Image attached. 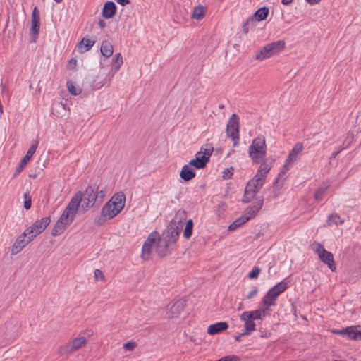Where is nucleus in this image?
Wrapping results in <instances>:
<instances>
[{
  "mask_svg": "<svg viewBox=\"0 0 361 361\" xmlns=\"http://www.w3.org/2000/svg\"><path fill=\"white\" fill-rule=\"evenodd\" d=\"M286 170H285V169H283V171H281V173H279V175H281V173H286Z\"/></svg>",
  "mask_w": 361,
  "mask_h": 361,
  "instance_id": "nucleus-55",
  "label": "nucleus"
},
{
  "mask_svg": "<svg viewBox=\"0 0 361 361\" xmlns=\"http://www.w3.org/2000/svg\"><path fill=\"white\" fill-rule=\"evenodd\" d=\"M77 65V60L75 59H71L68 62L67 67L69 69H74Z\"/></svg>",
  "mask_w": 361,
  "mask_h": 361,
  "instance_id": "nucleus-45",
  "label": "nucleus"
},
{
  "mask_svg": "<svg viewBox=\"0 0 361 361\" xmlns=\"http://www.w3.org/2000/svg\"><path fill=\"white\" fill-rule=\"evenodd\" d=\"M185 306V302L178 300L170 302L166 307V315L169 319L178 318Z\"/></svg>",
  "mask_w": 361,
  "mask_h": 361,
  "instance_id": "nucleus-13",
  "label": "nucleus"
},
{
  "mask_svg": "<svg viewBox=\"0 0 361 361\" xmlns=\"http://www.w3.org/2000/svg\"><path fill=\"white\" fill-rule=\"evenodd\" d=\"M213 151L214 147L212 144L207 143L202 145L200 148V151L195 154V159L190 161L189 165L197 169H204L209 161Z\"/></svg>",
  "mask_w": 361,
  "mask_h": 361,
  "instance_id": "nucleus-8",
  "label": "nucleus"
},
{
  "mask_svg": "<svg viewBox=\"0 0 361 361\" xmlns=\"http://www.w3.org/2000/svg\"><path fill=\"white\" fill-rule=\"evenodd\" d=\"M40 17L39 12L37 11V7H35L32 13V26H31V33L34 35L35 38H37V36L39 34V27H40Z\"/></svg>",
  "mask_w": 361,
  "mask_h": 361,
  "instance_id": "nucleus-20",
  "label": "nucleus"
},
{
  "mask_svg": "<svg viewBox=\"0 0 361 361\" xmlns=\"http://www.w3.org/2000/svg\"><path fill=\"white\" fill-rule=\"evenodd\" d=\"M277 298L273 296L271 294H270L269 292H267L264 298H262V303L264 305L263 307L267 308V310L269 311V307L271 306L276 305V301Z\"/></svg>",
  "mask_w": 361,
  "mask_h": 361,
  "instance_id": "nucleus-28",
  "label": "nucleus"
},
{
  "mask_svg": "<svg viewBox=\"0 0 361 361\" xmlns=\"http://www.w3.org/2000/svg\"><path fill=\"white\" fill-rule=\"evenodd\" d=\"M346 336L351 340H361V329L358 330L357 326H349L345 328Z\"/></svg>",
  "mask_w": 361,
  "mask_h": 361,
  "instance_id": "nucleus-25",
  "label": "nucleus"
},
{
  "mask_svg": "<svg viewBox=\"0 0 361 361\" xmlns=\"http://www.w3.org/2000/svg\"><path fill=\"white\" fill-rule=\"evenodd\" d=\"M226 133L232 139L233 146L235 147L239 141V118L235 114H233L228 121Z\"/></svg>",
  "mask_w": 361,
  "mask_h": 361,
  "instance_id": "nucleus-12",
  "label": "nucleus"
},
{
  "mask_svg": "<svg viewBox=\"0 0 361 361\" xmlns=\"http://www.w3.org/2000/svg\"><path fill=\"white\" fill-rule=\"evenodd\" d=\"M94 277L97 280L103 281L104 279V274L99 269L94 270Z\"/></svg>",
  "mask_w": 361,
  "mask_h": 361,
  "instance_id": "nucleus-43",
  "label": "nucleus"
},
{
  "mask_svg": "<svg viewBox=\"0 0 361 361\" xmlns=\"http://www.w3.org/2000/svg\"><path fill=\"white\" fill-rule=\"evenodd\" d=\"M186 214L185 211H178L175 216V219H177L178 216H180V221H181V219L183 217H185Z\"/></svg>",
  "mask_w": 361,
  "mask_h": 361,
  "instance_id": "nucleus-47",
  "label": "nucleus"
},
{
  "mask_svg": "<svg viewBox=\"0 0 361 361\" xmlns=\"http://www.w3.org/2000/svg\"><path fill=\"white\" fill-rule=\"evenodd\" d=\"M180 176L184 180H190L195 176V172L190 167V165L185 164L183 166Z\"/></svg>",
  "mask_w": 361,
  "mask_h": 361,
  "instance_id": "nucleus-24",
  "label": "nucleus"
},
{
  "mask_svg": "<svg viewBox=\"0 0 361 361\" xmlns=\"http://www.w3.org/2000/svg\"><path fill=\"white\" fill-rule=\"evenodd\" d=\"M117 2L122 6L129 4V0H117Z\"/></svg>",
  "mask_w": 361,
  "mask_h": 361,
  "instance_id": "nucleus-49",
  "label": "nucleus"
},
{
  "mask_svg": "<svg viewBox=\"0 0 361 361\" xmlns=\"http://www.w3.org/2000/svg\"><path fill=\"white\" fill-rule=\"evenodd\" d=\"M87 344V338L85 336H80L70 341L65 346L66 353L75 351Z\"/></svg>",
  "mask_w": 361,
  "mask_h": 361,
  "instance_id": "nucleus-17",
  "label": "nucleus"
},
{
  "mask_svg": "<svg viewBox=\"0 0 361 361\" xmlns=\"http://www.w3.org/2000/svg\"><path fill=\"white\" fill-rule=\"evenodd\" d=\"M342 149H339L336 152H334L330 157V159H334L341 152Z\"/></svg>",
  "mask_w": 361,
  "mask_h": 361,
  "instance_id": "nucleus-51",
  "label": "nucleus"
},
{
  "mask_svg": "<svg viewBox=\"0 0 361 361\" xmlns=\"http://www.w3.org/2000/svg\"><path fill=\"white\" fill-rule=\"evenodd\" d=\"M192 228H193V221L192 219H189L187 221L185 224V227L183 231V237L185 239H189L192 234Z\"/></svg>",
  "mask_w": 361,
  "mask_h": 361,
  "instance_id": "nucleus-35",
  "label": "nucleus"
},
{
  "mask_svg": "<svg viewBox=\"0 0 361 361\" xmlns=\"http://www.w3.org/2000/svg\"><path fill=\"white\" fill-rule=\"evenodd\" d=\"M331 332L338 335H346L345 328L342 329H333L331 330Z\"/></svg>",
  "mask_w": 361,
  "mask_h": 361,
  "instance_id": "nucleus-46",
  "label": "nucleus"
},
{
  "mask_svg": "<svg viewBox=\"0 0 361 361\" xmlns=\"http://www.w3.org/2000/svg\"><path fill=\"white\" fill-rule=\"evenodd\" d=\"M160 235L158 232L153 231L149 234L145 241L141 252V258L143 260H149L153 251H155L160 257H164L166 255H162L159 252V247L161 244Z\"/></svg>",
  "mask_w": 361,
  "mask_h": 361,
  "instance_id": "nucleus-7",
  "label": "nucleus"
},
{
  "mask_svg": "<svg viewBox=\"0 0 361 361\" xmlns=\"http://www.w3.org/2000/svg\"><path fill=\"white\" fill-rule=\"evenodd\" d=\"M50 217L47 216L35 221L31 226L24 231L33 240L35 237L42 233L50 224Z\"/></svg>",
  "mask_w": 361,
  "mask_h": 361,
  "instance_id": "nucleus-11",
  "label": "nucleus"
},
{
  "mask_svg": "<svg viewBox=\"0 0 361 361\" xmlns=\"http://www.w3.org/2000/svg\"><path fill=\"white\" fill-rule=\"evenodd\" d=\"M224 177L225 178H231V176L232 175V173H231V174H230V176H227L228 173H226V171H224Z\"/></svg>",
  "mask_w": 361,
  "mask_h": 361,
  "instance_id": "nucleus-53",
  "label": "nucleus"
},
{
  "mask_svg": "<svg viewBox=\"0 0 361 361\" xmlns=\"http://www.w3.org/2000/svg\"><path fill=\"white\" fill-rule=\"evenodd\" d=\"M205 13V8L202 5L195 6L192 13V18L200 20L203 18Z\"/></svg>",
  "mask_w": 361,
  "mask_h": 361,
  "instance_id": "nucleus-33",
  "label": "nucleus"
},
{
  "mask_svg": "<svg viewBox=\"0 0 361 361\" xmlns=\"http://www.w3.org/2000/svg\"><path fill=\"white\" fill-rule=\"evenodd\" d=\"M293 0H282V4L284 5H290Z\"/></svg>",
  "mask_w": 361,
  "mask_h": 361,
  "instance_id": "nucleus-52",
  "label": "nucleus"
},
{
  "mask_svg": "<svg viewBox=\"0 0 361 361\" xmlns=\"http://www.w3.org/2000/svg\"><path fill=\"white\" fill-rule=\"evenodd\" d=\"M271 169V166L267 162L262 163L255 176L247 183L245 187L243 201H251L262 188L267 173Z\"/></svg>",
  "mask_w": 361,
  "mask_h": 361,
  "instance_id": "nucleus-2",
  "label": "nucleus"
},
{
  "mask_svg": "<svg viewBox=\"0 0 361 361\" xmlns=\"http://www.w3.org/2000/svg\"><path fill=\"white\" fill-rule=\"evenodd\" d=\"M329 187V184L327 183H324L314 193V199L317 201H319L322 199L324 195L326 192Z\"/></svg>",
  "mask_w": 361,
  "mask_h": 361,
  "instance_id": "nucleus-34",
  "label": "nucleus"
},
{
  "mask_svg": "<svg viewBox=\"0 0 361 361\" xmlns=\"http://www.w3.org/2000/svg\"><path fill=\"white\" fill-rule=\"evenodd\" d=\"M258 293V288L255 287L247 295L246 299L250 300L257 295Z\"/></svg>",
  "mask_w": 361,
  "mask_h": 361,
  "instance_id": "nucleus-44",
  "label": "nucleus"
},
{
  "mask_svg": "<svg viewBox=\"0 0 361 361\" xmlns=\"http://www.w3.org/2000/svg\"><path fill=\"white\" fill-rule=\"evenodd\" d=\"M24 207L26 209H29L30 207H31V197H30V195H28V193H25L24 194Z\"/></svg>",
  "mask_w": 361,
  "mask_h": 361,
  "instance_id": "nucleus-41",
  "label": "nucleus"
},
{
  "mask_svg": "<svg viewBox=\"0 0 361 361\" xmlns=\"http://www.w3.org/2000/svg\"><path fill=\"white\" fill-rule=\"evenodd\" d=\"M67 88L68 92L73 95H78L81 92V90L77 88L71 81L67 82Z\"/></svg>",
  "mask_w": 361,
  "mask_h": 361,
  "instance_id": "nucleus-38",
  "label": "nucleus"
},
{
  "mask_svg": "<svg viewBox=\"0 0 361 361\" xmlns=\"http://www.w3.org/2000/svg\"><path fill=\"white\" fill-rule=\"evenodd\" d=\"M106 195V187L102 185L92 184L89 185L85 191L83 204L86 208H90L97 202L102 203Z\"/></svg>",
  "mask_w": 361,
  "mask_h": 361,
  "instance_id": "nucleus-6",
  "label": "nucleus"
},
{
  "mask_svg": "<svg viewBox=\"0 0 361 361\" xmlns=\"http://www.w3.org/2000/svg\"><path fill=\"white\" fill-rule=\"evenodd\" d=\"M82 192L78 191L71 198L52 228L51 235L53 236H57L62 234L67 227L73 222L78 210L80 204L82 200Z\"/></svg>",
  "mask_w": 361,
  "mask_h": 361,
  "instance_id": "nucleus-1",
  "label": "nucleus"
},
{
  "mask_svg": "<svg viewBox=\"0 0 361 361\" xmlns=\"http://www.w3.org/2000/svg\"><path fill=\"white\" fill-rule=\"evenodd\" d=\"M269 14V9L267 7H262L259 8L254 14L252 17H254L255 22L261 21L265 20Z\"/></svg>",
  "mask_w": 361,
  "mask_h": 361,
  "instance_id": "nucleus-31",
  "label": "nucleus"
},
{
  "mask_svg": "<svg viewBox=\"0 0 361 361\" xmlns=\"http://www.w3.org/2000/svg\"><path fill=\"white\" fill-rule=\"evenodd\" d=\"M116 12V6L113 1H106L102 9V16L104 18L109 19L114 16Z\"/></svg>",
  "mask_w": 361,
  "mask_h": 361,
  "instance_id": "nucleus-22",
  "label": "nucleus"
},
{
  "mask_svg": "<svg viewBox=\"0 0 361 361\" xmlns=\"http://www.w3.org/2000/svg\"><path fill=\"white\" fill-rule=\"evenodd\" d=\"M94 44V41L83 38L78 46V50L80 53H85L89 51Z\"/></svg>",
  "mask_w": 361,
  "mask_h": 361,
  "instance_id": "nucleus-27",
  "label": "nucleus"
},
{
  "mask_svg": "<svg viewBox=\"0 0 361 361\" xmlns=\"http://www.w3.org/2000/svg\"><path fill=\"white\" fill-rule=\"evenodd\" d=\"M261 271L258 267H255L248 274V277L250 279H257Z\"/></svg>",
  "mask_w": 361,
  "mask_h": 361,
  "instance_id": "nucleus-40",
  "label": "nucleus"
},
{
  "mask_svg": "<svg viewBox=\"0 0 361 361\" xmlns=\"http://www.w3.org/2000/svg\"><path fill=\"white\" fill-rule=\"evenodd\" d=\"M38 146V141L34 140L32 141L30 148L28 149L26 154L25 157L22 159L18 166L16 167V171L14 173V176H18L21 173V171L24 169V168L26 166L27 164L30 161L32 157L36 152V149Z\"/></svg>",
  "mask_w": 361,
  "mask_h": 361,
  "instance_id": "nucleus-16",
  "label": "nucleus"
},
{
  "mask_svg": "<svg viewBox=\"0 0 361 361\" xmlns=\"http://www.w3.org/2000/svg\"><path fill=\"white\" fill-rule=\"evenodd\" d=\"M248 314L251 317L252 319L258 320L262 319L265 316L267 312V308L262 307L259 310H253V311H246Z\"/></svg>",
  "mask_w": 361,
  "mask_h": 361,
  "instance_id": "nucleus-30",
  "label": "nucleus"
},
{
  "mask_svg": "<svg viewBox=\"0 0 361 361\" xmlns=\"http://www.w3.org/2000/svg\"><path fill=\"white\" fill-rule=\"evenodd\" d=\"M288 283L285 281H281V282L276 284L274 286L271 288L268 292L271 294L275 298H278V297L284 291H286L288 288Z\"/></svg>",
  "mask_w": 361,
  "mask_h": 361,
  "instance_id": "nucleus-23",
  "label": "nucleus"
},
{
  "mask_svg": "<svg viewBox=\"0 0 361 361\" xmlns=\"http://www.w3.org/2000/svg\"><path fill=\"white\" fill-rule=\"evenodd\" d=\"M241 321L244 322V330L241 335H249L251 332L255 330V324L254 320L245 311L240 316Z\"/></svg>",
  "mask_w": 361,
  "mask_h": 361,
  "instance_id": "nucleus-18",
  "label": "nucleus"
},
{
  "mask_svg": "<svg viewBox=\"0 0 361 361\" xmlns=\"http://www.w3.org/2000/svg\"><path fill=\"white\" fill-rule=\"evenodd\" d=\"M245 223V220L242 218V216L239 217L236 220H235L228 227L229 231L235 230L237 228L240 227L243 224Z\"/></svg>",
  "mask_w": 361,
  "mask_h": 361,
  "instance_id": "nucleus-39",
  "label": "nucleus"
},
{
  "mask_svg": "<svg viewBox=\"0 0 361 361\" xmlns=\"http://www.w3.org/2000/svg\"><path fill=\"white\" fill-rule=\"evenodd\" d=\"M311 248L318 255L319 259L326 264L332 271H336V267L334 255L331 252L327 251L323 245L314 242L312 244Z\"/></svg>",
  "mask_w": 361,
  "mask_h": 361,
  "instance_id": "nucleus-10",
  "label": "nucleus"
},
{
  "mask_svg": "<svg viewBox=\"0 0 361 361\" xmlns=\"http://www.w3.org/2000/svg\"><path fill=\"white\" fill-rule=\"evenodd\" d=\"M100 51L104 56L109 58L113 54L114 47L110 42L107 40L103 41L101 44Z\"/></svg>",
  "mask_w": 361,
  "mask_h": 361,
  "instance_id": "nucleus-26",
  "label": "nucleus"
},
{
  "mask_svg": "<svg viewBox=\"0 0 361 361\" xmlns=\"http://www.w3.org/2000/svg\"><path fill=\"white\" fill-rule=\"evenodd\" d=\"M240 336H241L240 335L235 336V341H240Z\"/></svg>",
  "mask_w": 361,
  "mask_h": 361,
  "instance_id": "nucleus-54",
  "label": "nucleus"
},
{
  "mask_svg": "<svg viewBox=\"0 0 361 361\" xmlns=\"http://www.w3.org/2000/svg\"><path fill=\"white\" fill-rule=\"evenodd\" d=\"M228 325L225 322H219L215 324H211L207 328V333L209 335H215L226 331Z\"/></svg>",
  "mask_w": 361,
  "mask_h": 361,
  "instance_id": "nucleus-21",
  "label": "nucleus"
},
{
  "mask_svg": "<svg viewBox=\"0 0 361 361\" xmlns=\"http://www.w3.org/2000/svg\"><path fill=\"white\" fill-rule=\"evenodd\" d=\"M263 204L262 200L257 202L255 204L248 207L241 216L245 222L255 217L257 212L261 209Z\"/></svg>",
  "mask_w": 361,
  "mask_h": 361,
  "instance_id": "nucleus-19",
  "label": "nucleus"
},
{
  "mask_svg": "<svg viewBox=\"0 0 361 361\" xmlns=\"http://www.w3.org/2000/svg\"><path fill=\"white\" fill-rule=\"evenodd\" d=\"M343 223L344 220L336 213L331 214L326 220V226H328L343 224Z\"/></svg>",
  "mask_w": 361,
  "mask_h": 361,
  "instance_id": "nucleus-32",
  "label": "nucleus"
},
{
  "mask_svg": "<svg viewBox=\"0 0 361 361\" xmlns=\"http://www.w3.org/2000/svg\"><path fill=\"white\" fill-rule=\"evenodd\" d=\"M32 240L24 231L15 240L11 250V255H16L20 252L25 246L32 242Z\"/></svg>",
  "mask_w": 361,
  "mask_h": 361,
  "instance_id": "nucleus-14",
  "label": "nucleus"
},
{
  "mask_svg": "<svg viewBox=\"0 0 361 361\" xmlns=\"http://www.w3.org/2000/svg\"><path fill=\"white\" fill-rule=\"evenodd\" d=\"M303 149L304 147L302 142H297L294 145L283 165L285 170L288 171L292 166L293 164L300 158Z\"/></svg>",
  "mask_w": 361,
  "mask_h": 361,
  "instance_id": "nucleus-15",
  "label": "nucleus"
},
{
  "mask_svg": "<svg viewBox=\"0 0 361 361\" xmlns=\"http://www.w3.org/2000/svg\"><path fill=\"white\" fill-rule=\"evenodd\" d=\"M125 203L126 196L123 192L114 194L102 207L99 222L102 224L117 216L123 210Z\"/></svg>",
  "mask_w": 361,
  "mask_h": 361,
  "instance_id": "nucleus-3",
  "label": "nucleus"
},
{
  "mask_svg": "<svg viewBox=\"0 0 361 361\" xmlns=\"http://www.w3.org/2000/svg\"><path fill=\"white\" fill-rule=\"evenodd\" d=\"M255 25V20L254 17H249L243 25V32L244 34L247 35L250 27H252Z\"/></svg>",
  "mask_w": 361,
  "mask_h": 361,
  "instance_id": "nucleus-37",
  "label": "nucleus"
},
{
  "mask_svg": "<svg viewBox=\"0 0 361 361\" xmlns=\"http://www.w3.org/2000/svg\"><path fill=\"white\" fill-rule=\"evenodd\" d=\"M137 346V343L135 341H128L123 345V348L127 350H133Z\"/></svg>",
  "mask_w": 361,
  "mask_h": 361,
  "instance_id": "nucleus-42",
  "label": "nucleus"
},
{
  "mask_svg": "<svg viewBox=\"0 0 361 361\" xmlns=\"http://www.w3.org/2000/svg\"><path fill=\"white\" fill-rule=\"evenodd\" d=\"M181 227L179 222L177 224L175 219L167 226L163 232L162 237H160L161 244L159 250L161 254L167 255L169 253V248L175 245L178 239Z\"/></svg>",
  "mask_w": 361,
  "mask_h": 361,
  "instance_id": "nucleus-4",
  "label": "nucleus"
},
{
  "mask_svg": "<svg viewBox=\"0 0 361 361\" xmlns=\"http://www.w3.org/2000/svg\"><path fill=\"white\" fill-rule=\"evenodd\" d=\"M57 3H60L62 0H54Z\"/></svg>",
  "mask_w": 361,
  "mask_h": 361,
  "instance_id": "nucleus-56",
  "label": "nucleus"
},
{
  "mask_svg": "<svg viewBox=\"0 0 361 361\" xmlns=\"http://www.w3.org/2000/svg\"><path fill=\"white\" fill-rule=\"evenodd\" d=\"M310 4L314 5L318 4L321 0H306Z\"/></svg>",
  "mask_w": 361,
  "mask_h": 361,
  "instance_id": "nucleus-50",
  "label": "nucleus"
},
{
  "mask_svg": "<svg viewBox=\"0 0 361 361\" xmlns=\"http://www.w3.org/2000/svg\"><path fill=\"white\" fill-rule=\"evenodd\" d=\"M277 298L273 296L271 294H270L269 292H267L264 298H262V303L264 305L263 307L267 308V310L269 311V307L271 306L276 305V301Z\"/></svg>",
  "mask_w": 361,
  "mask_h": 361,
  "instance_id": "nucleus-29",
  "label": "nucleus"
},
{
  "mask_svg": "<svg viewBox=\"0 0 361 361\" xmlns=\"http://www.w3.org/2000/svg\"><path fill=\"white\" fill-rule=\"evenodd\" d=\"M98 25L100 28L103 29L106 27V23L104 20H99L98 22Z\"/></svg>",
  "mask_w": 361,
  "mask_h": 361,
  "instance_id": "nucleus-48",
  "label": "nucleus"
},
{
  "mask_svg": "<svg viewBox=\"0 0 361 361\" xmlns=\"http://www.w3.org/2000/svg\"><path fill=\"white\" fill-rule=\"evenodd\" d=\"M123 64V58L121 53L116 54L113 59V67L114 68V73H116L121 65Z\"/></svg>",
  "mask_w": 361,
  "mask_h": 361,
  "instance_id": "nucleus-36",
  "label": "nucleus"
},
{
  "mask_svg": "<svg viewBox=\"0 0 361 361\" xmlns=\"http://www.w3.org/2000/svg\"><path fill=\"white\" fill-rule=\"evenodd\" d=\"M285 48V42L283 40H278L267 44L255 54V59L259 61L269 59L281 52Z\"/></svg>",
  "mask_w": 361,
  "mask_h": 361,
  "instance_id": "nucleus-9",
  "label": "nucleus"
},
{
  "mask_svg": "<svg viewBox=\"0 0 361 361\" xmlns=\"http://www.w3.org/2000/svg\"><path fill=\"white\" fill-rule=\"evenodd\" d=\"M248 155L253 163L261 164L265 162L267 145L264 136H258L252 140L248 148Z\"/></svg>",
  "mask_w": 361,
  "mask_h": 361,
  "instance_id": "nucleus-5",
  "label": "nucleus"
}]
</instances>
